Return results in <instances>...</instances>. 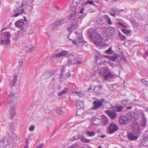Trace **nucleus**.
<instances>
[{"instance_id":"f257e3e1","label":"nucleus","mask_w":148,"mask_h":148,"mask_svg":"<svg viewBox=\"0 0 148 148\" xmlns=\"http://www.w3.org/2000/svg\"><path fill=\"white\" fill-rule=\"evenodd\" d=\"M6 92L8 97L6 100V102L10 104L11 106V108L10 109V118L13 119L15 116L16 113L15 107L16 106L17 99L14 97V94L12 92L11 90H7Z\"/></svg>"},{"instance_id":"f03ea898","label":"nucleus","mask_w":148,"mask_h":148,"mask_svg":"<svg viewBox=\"0 0 148 148\" xmlns=\"http://www.w3.org/2000/svg\"><path fill=\"white\" fill-rule=\"evenodd\" d=\"M10 34L8 32H4L2 36V39L1 40L0 44H5L6 46L9 45L10 44Z\"/></svg>"},{"instance_id":"7ed1b4c3","label":"nucleus","mask_w":148,"mask_h":148,"mask_svg":"<svg viewBox=\"0 0 148 148\" xmlns=\"http://www.w3.org/2000/svg\"><path fill=\"white\" fill-rule=\"evenodd\" d=\"M119 127L115 123L112 122L109 125L107 130V132L109 134H112L118 130Z\"/></svg>"},{"instance_id":"20e7f679","label":"nucleus","mask_w":148,"mask_h":148,"mask_svg":"<svg viewBox=\"0 0 148 148\" xmlns=\"http://www.w3.org/2000/svg\"><path fill=\"white\" fill-rule=\"evenodd\" d=\"M104 101V99H102L101 100L96 99L93 103V106L92 109L93 110H96L101 107L103 105V103Z\"/></svg>"},{"instance_id":"39448f33","label":"nucleus","mask_w":148,"mask_h":148,"mask_svg":"<svg viewBox=\"0 0 148 148\" xmlns=\"http://www.w3.org/2000/svg\"><path fill=\"white\" fill-rule=\"evenodd\" d=\"M33 1H32L30 3H26L25 1H23L21 4V7L22 8H25V9L27 11H30L33 9Z\"/></svg>"},{"instance_id":"423d86ee","label":"nucleus","mask_w":148,"mask_h":148,"mask_svg":"<svg viewBox=\"0 0 148 148\" xmlns=\"http://www.w3.org/2000/svg\"><path fill=\"white\" fill-rule=\"evenodd\" d=\"M133 130L136 134H140L141 133V129L140 128V125L137 122L134 123L133 126Z\"/></svg>"},{"instance_id":"0eeeda50","label":"nucleus","mask_w":148,"mask_h":148,"mask_svg":"<svg viewBox=\"0 0 148 148\" xmlns=\"http://www.w3.org/2000/svg\"><path fill=\"white\" fill-rule=\"evenodd\" d=\"M26 23H25L23 20L21 21H17L15 23V26L19 28L21 30H23L25 27Z\"/></svg>"},{"instance_id":"6e6552de","label":"nucleus","mask_w":148,"mask_h":148,"mask_svg":"<svg viewBox=\"0 0 148 148\" xmlns=\"http://www.w3.org/2000/svg\"><path fill=\"white\" fill-rule=\"evenodd\" d=\"M75 12L73 13L70 14L68 18V19L74 20L76 19L77 21V23H81L82 18L81 16L78 17V18H75Z\"/></svg>"},{"instance_id":"1a4fd4ad","label":"nucleus","mask_w":148,"mask_h":148,"mask_svg":"<svg viewBox=\"0 0 148 148\" xmlns=\"http://www.w3.org/2000/svg\"><path fill=\"white\" fill-rule=\"evenodd\" d=\"M71 56L74 58L73 60V64L79 65L82 64L83 62V58L80 56H77L74 57L73 55H71Z\"/></svg>"},{"instance_id":"9d476101","label":"nucleus","mask_w":148,"mask_h":148,"mask_svg":"<svg viewBox=\"0 0 148 148\" xmlns=\"http://www.w3.org/2000/svg\"><path fill=\"white\" fill-rule=\"evenodd\" d=\"M10 142L8 138L4 137L0 141V147H6L9 144Z\"/></svg>"},{"instance_id":"9b49d317","label":"nucleus","mask_w":148,"mask_h":148,"mask_svg":"<svg viewBox=\"0 0 148 148\" xmlns=\"http://www.w3.org/2000/svg\"><path fill=\"white\" fill-rule=\"evenodd\" d=\"M105 80L108 81H113L115 79V76L110 72H109L107 75L104 77Z\"/></svg>"},{"instance_id":"f8f14e48","label":"nucleus","mask_w":148,"mask_h":148,"mask_svg":"<svg viewBox=\"0 0 148 148\" xmlns=\"http://www.w3.org/2000/svg\"><path fill=\"white\" fill-rule=\"evenodd\" d=\"M128 117L129 120L133 121L137 120L139 117V114L138 113L131 112L128 115Z\"/></svg>"},{"instance_id":"ddd939ff","label":"nucleus","mask_w":148,"mask_h":148,"mask_svg":"<svg viewBox=\"0 0 148 148\" xmlns=\"http://www.w3.org/2000/svg\"><path fill=\"white\" fill-rule=\"evenodd\" d=\"M64 23L63 21L62 20H58L54 22L53 23V29H57Z\"/></svg>"},{"instance_id":"4468645a","label":"nucleus","mask_w":148,"mask_h":148,"mask_svg":"<svg viewBox=\"0 0 148 148\" xmlns=\"http://www.w3.org/2000/svg\"><path fill=\"white\" fill-rule=\"evenodd\" d=\"M128 118L125 116H121L119 119V122L120 124L122 125L126 124L127 122H128Z\"/></svg>"},{"instance_id":"2eb2a0df","label":"nucleus","mask_w":148,"mask_h":148,"mask_svg":"<svg viewBox=\"0 0 148 148\" xmlns=\"http://www.w3.org/2000/svg\"><path fill=\"white\" fill-rule=\"evenodd\" d=\"M109 13L112 16L115 17L116 15L119 14L120 11L118 10L115 8H113L110 11Z\"/></svg>"},{"instance_id":"dca6fc26","label":"nucleus","mask_w":148,"mask_h":148,"mask_svg":"<svg viewBox=\"0 0 148 148\" xmlns=\"http://www.w3.org/2000/svg\"><path fill=\"white\" fill-rule=\"evenodd\" d=\"M110 72L108 70V68L106 67H103L101 68L99 72L100 74L103 75L104 77L107 75Z\"/></svg>"},{"instance_id":"f3484780","label":"nucleus","mask_w":148,"mask_h":148,"mask_svg":"<svg viewBox=\"0 0 148 148\" xmlns=\"http://www.w3.org/2000/svg\"><path fill=\"white\" fill-rule=\"evenodd\" d=\"M106 112L109 116L112 119H114L116 116V112H113L109 110H106Z\"/></svg>"},{"instance_id":"a211bd4d","label":"nucleus","mask_w":148,"mask_h":148,"mask_svg":"<svg viewBox=\"0 0 148 148\" xmlns=\"http://www.w3.org/2000/svg\"><path fill=\"white\" fill-rule=\"evenodd\" d=\"M127 136L129 139L130 140H134L137 139L138 136H135L132 132L128 133Z\"/></svg>"},{"instance_id":"6ab92c4d","label":"nucleus","mask_w":148,"mask_h":148,"mask_svg":"<svg viewBox=\"0 0 148 148\" xmlns=\"http://www.w3.org/2000/svg\"><path fill=\"white\" fill-rule=\"evenodd\" d=\"M76 105L78 109H82L84 107V104L83 102L79 100H77L76 101Z\"/></svg>"},{"instance_id":"aec40b11","label":"nucleus","mask_w":148,"mask_h":148,"mask_svg":"<svg viewBox=\"0 0 148 148\" xmlns=\"http://www.w3.org/2000/svg\"><path fill=\"white\" fill-rule=\"evenodd\" d=\"M114 108L116 112H120L121 111L123 108V106L119 104H116L114 106Z\"/></svg>"},{"instance_id":"412c9836","label":"nucleus","mask_w":148,"mask_h":148,"mask_svg":"<svg viewBox=\"0 0 148 148\" xmlns=\"http://www.w3.org/2000/svg\"><path fill=\"white\" fill-rule=\"evenodd\" d=\"M94 42L95 45L97 47H99L102 45V39L101 38H97L95 40Z\"/></svg>"},{"instance_id":"4be33fe9","label":"nucleus","mask_w":148,"mask_h":148,"mask_svg":"<svg viewBox=\"0 0 148 148\" xmlns=\"http://www.w3.org/2000/svg\"><path fill=\"white\" fill-rule=\"evenodd\" d=\"M68 54V52L65 50H62L58 53H56L55 56L56 57H62L66 56Z\"/></svg>"},{"instance_id":"5701e85b","label":"nucleus","mask_w":148,"mask_h":148,"mask_svg":"<svg viewBox=\"0 0 148 148\" xmlns=\"http://www.w3.org/2000/svg\"><path fill=\"white\" fill-rule=\"evenodd\" d=\"M18 76L16 75H14L13 78L10 83V85L13 86H15L16 83L17 82Z\"/></svg>"},{"instance_id":"b1692460","label":"nucleus","mask_w":148,"mask_h":148,"mask_svg":"<svg viewBox=\"0 0 148 148\" xmlns=\"http://www.w3.org/2000/svg\"><path fill=\"white\" fill-rule=\"evenodd\" d=\"M142 119L141 121L140 124L142 126L144 127L146 125L147 119L145 117V116L144 114L143 113L142 114Z\"/></svg>"},{"instance_id":"393cba45","label":"nucleus","mask_w":148,"mask_h":148,"mask_svg":"<svg viewBox=\"0 0 148 148\" xmlns=\"http://www.w3.org/2000/svg\"><path fill=\"white\" fill-rule=\"evenodd\" d=\"M33 49V48L32 45H30L28 46H27L25 50L26 52L31 53L32 52Z\"/></svg>"},{"instance_id":"a878e982","label":"nucleus","mask_w":148,"mask_h":148,"mask_svg":"<svg viewBox=\"0 0 148 148\" xmlns=\"http://www.w3.org/2000/svg\"><path fill=\"white\" fill-rule=\"evenodd\" d=\"M104 57L105 58H108L110 60L113 62L115 61L117 58L116 56V55L113 56H104Z\"/></svg>"},{"instance_id":"bb28decb","label":"nucleus","mask_w":148,"mask_h":148,"mask_svg":"<svg viewBox=\"0 0 148 148\" xmlns=\"http://www.w3.org/2000/svg\"><path fill=\"white\" fill-rule=\"evenodd\" d=\"M103 123L104 125H106L109 122L108 119V117L105 116H102Z\"/></svg>"},{"instance_id":"cd10ccee","label":"nucleus","mask_w":148,"mask_h":148,"mask_svg":"<svg viewBox=\"0 0 148 148\" xmlns=\"http://www.w3.org/2000/svg\"><path fill=\"white\" fill-rule=\"evenodd\" d=\"M75 33H76V34H78V36H79V38L77 40H72V43L73 44L75 45L78 42H81V41H80L79 40L82 37V36L80 34H78L77 32H75Z\"/></svg>"},{"instance_id":"c85d7f7f","label":"nucleus","mask_w":148,"mask_h":148,"mask_svg":"<svg viewBox=\"0 0 148 148\" xmlns=\"http://www.w3.org/2000/svg\"><path fill=\"white\" fill-rule=\"evenodd\" d=\"M55 72V71L54 70H52L51 71L47 72L45 74L46 77L47 78L50 77L51 76L53 75Z\"/></svg>"},{"instance_id":"c756f323","label":"nucleus","mask_w":148,"mask_h":148,"mask_svg":"<svg viewBox=\"0 0 148 148\" xmlns=\"http://www.w3.org/2000/svg\"><path fill=\"white\" fill-rule=\"evenodd\" d=\"M104 17L108 24H112V23L111 21L110 18L108 15H106L104 16Z\"/></svg>"},{"instance_id":"7c9ffc66","label":"nucleus","mask_w":148,"mask_h":148,"mask_svg":"<svg viewBox=\"0 0 148 148\" xmlns=\"http://www.w3.org/2000/svg\"><path fill=\"white\" fill-rule=\"evenodd\" d=\"M80 140L82 142L84 143H88L90 142V140L86 138L83 136H81Z\"/></svg>"},{"instance_id":"2f4dec72","label":"nucleus","mask_w":148,"mask_h":148,"mask_svg":"<svg viewBox=\"0 0 148 148\" xmlns=\"http://www.w3.org/2000/svg\"><path fill=\"white\" fill-rule=\"evenodd\" d=\"M102 88L101 86H96L94 88V91L97 93H100L101 91Z\"/></svg>"},{"instance_id":"473e14b6","label":"nucleus","mask_w":148,"mask_h":148,"mask_svg":"<svg viewBox=\"0 0 148 148\" xmlns=\"http://www.w3.org/2000/svg\"><path fill=\"white\" fill-rule=\"evenodd\" d=\"M129 103L128 100H123L121 101V106H123V108L125 107Z\"/></svg>"},{"instance_id":"72a5a7b5","label":"nucleus","mask_w":148,"mask_h":148,"mask_svg":"<svg viewBox=\"0 0 148 148\" xmlns=\"http://www.w3.org/2000/svg\"><path fill=\"white\" fill-rule=\"evenodd\" d=\"M86 134L89 136L91 137L95 136V133L93 132L87 131L86 132Z\"/></svg>"},{"instance_id":"f704fd0d","label":"nucleus","mask_w":148,"mask_h":148,"mask_svg":"<svg viewBox=\"0 0 148 148\" xmlns=\"http://www.w3.org/2000/svg\"><path fill=\"white\" fill-rule=\"evenodd\" d=\"M105 53L107 54H111L113 53V51L112 50V47L110 46L109 49L105 51Z\"/></svg>"},{"instance_id":"c9c22d12","label":"nucleus","mask_w":148,"mask_h":148,"mask_svg":"<svg viewBox=\"0 0 148 148\" xmlns=\"http://www.w3.org/2000/svg\"><path fill=\"white\" fill-rule=\"evenodd\" d=\"M64 72V71L62 70L61 71V74H60V77H59V79L61 82H62L64 80V79L62 77V74Z\"/></svg>"},{"instance_id":"e433bc0d","label":"nucleus","mask_w":148,"mask_h":148,"mask_svg":"<svg viewBox=\"0 0 148 148\" xmlns=\"http://www.w3.org/2000/svg\"><path fill=\"white\" fill-rule=\"evenodd\" d=\"M141 83L147 86H148V81H147L145 79H140Z\"/></svg>"},{"instance_id":"4c0bfd02","label":"nucleus","mask_w":148,"mask_h":148,"mask_svg":"<svg viewBox=\"0 0 148 148\" xmlns=\"http://www.w3.org/2000/svg\"><path fill=\"white\" fill-rule=\"evenodd\" d=\"M121 30L123 33L127 35H130V32L131 31L130 30H127L125 29H122Z\"/></svg>"},{"instance_id":"58836bf2","label":"nucleus","mask_w":148,"mask_h":148,"mask_svg":"<svg viewBox=\"0 0 148 148\" xmlns=\"http://www.w3.org/2000/svg\"><path fill=\"white\" fill-rule=\"evenodd\" d=\"M136 17L140 20H143L144 18L141 17V16L138 13L136 12L135 14Z\"/></svg>"},{"instance_id":"ea45409f","label":"nucleus","mask_w":148,"mask_h":148,"mask_svg":"<svg viewBox=\"0 0 148 148\" xmlns=\"http://www.w3.org/2000/svg\"><path fill=\"white\" fill-rule=\"evenodd\" d=\"M119 36L121 40L124 41L126 40V37L123 34L120 33H119Z\"/></svg>"},{"instance_id":"a19ab883","label":"nucleus","mask_w":148,"mask_h":148,"mask_svg":"<svg viewBox=\"0 0 148 148\" xmlns=\"http://www.w3.org/2000/svg\"><path fill=\"white\" fill-rule=\"evenodd\" d=\"M74 93L75 95H77L80 97H82L83 95V94L80 92H75Z\"/></svg>"},{"instance_id":"79ce46f5","label":"nucleus","mask_w":148,"mask_h":148,"mask_svg":"<svg viewBox=\"0 0 148 148\" xmlns=\"http://www.w3.org/2000/svg\"><path fill=\"white\" fill-rule=\"evenodd\" d=\"M44 112L46 114H49L51 112V110L49 108H47L44 109Z\"/></svg>"},{"instance_id":"37998d69","label":"nucleus","mask_w":148,"mask_h":148,"mask_svg":"<svg viewBox=\"0 0 148 148\" xmlns=\"http://www.w3.org/2000/svg\"><path fill=\"white\" fill-rule=\"evenodd\" d=\"M56 112L59 114H61L63 113L62 110L60 109H58L56 110Z\"/></svg>"},{"instance_id":"c03bdc74","label":"nucleus","mask_w":148,"mask_h":148,"mask_svg":"<svg viewBox=\"0 0 148 148\" xmlns=\"http://www.w3.org/2000/svg\"><path fill=\"white\" fill-rule=\"evenodd\" d=\"M35 128V126L34 125H32L29 127V130L30 131H32L34 130Z\"/></svg>"},{"instance_id":"a18cd8bd","label":"nucleus","mask_w":148,"mask_h":148,"mask_svg":"<svg viewBox=\"0 0 148 148\" xmlns=\"http://www.w3.org/2000/svg\"><path fill=\"white\" fill-rule=\"evenodd\" d=\"M67 30L70 33H71L73 31L74 29H73V28L71 26V27H69L67 29Z\"/></svg>"},{"instance_id":"49530a36","label":"nucleus","mask_w":148,"mask_h":148,"mask_svg":"<svg viewBox=\"0 0 148 148\" xmlns=\"http://www.w3.org/2000/svg\"><path fill=\"white\" fill-rule=\"evenodd\" d=\"M77 145L76 144H74L71 145L68 148H77Z\"/></svg>"},{"instance_id":"de8ad7c7","label":"nucleus","mask_w":148,"mask_h":148,"mask_svg":"<svg viewBox=\"0 0 148 148\" xmlns=\"http://www.w3.org/2000/svg\"><path fill=\"white\" fill-rule=\"evenodd\" d=\"M67 62H68V63L69 64V65H71V64H73V60H71L70 59H69L68 60Z\"/></svg>"},{"instance_id":"09e8293b","label":"nucleus","mask_w":148,"mask_h":148,"mask_svg":"<svg viewBox=\"0 0 148 148\" xmlns=\"http://www.w3.org/2000/svg\"><path fill=\"white\" fill-rule=\"evenodd\" d=\"M72 26L73 28V29H75L77 28L78 27L77 24L76 23L75 24H72Z\"/></svg>"},{"instance_id":"8fccbe9b","label":"nucleus","mask_w":148,"mask_h":148,"mask_svg":"<svg viewBox=\"0 0 148 148\" xmlns=\"http://www.w3.org/2000/svg\"><path fill=\"white\" fill-rule=\"evenodd\" d=\"M63 94H65L68 91V89L67 88H64L62 90Z\"/></svg>"},{"instance_id":"3c124183","label":"nucleus","mask_w":148,"mask_h":148,"mask_svg":"<svg viewBox=\"0 0 148 148\" xmlns=\"http://www.w3.org/2000/svg\"><path fill=\"white\" fill-rule=\"evenodd\" d=\"M79 138H77L75 136H73L72 138H70V140L72 141H74L76 140H78L79 139Z\"/></svg>"},{"instance_id":"603ef678","label":"nucleus","mask_w":148,"mask_h":148,"mask_svg":"<svg viewBox=\"0 0 148 148\" xmlns=\"http://www.w3.org/2000/svg\"><path fill=\"white\" fill-rule=\"evenodd\" d=\"M102 56V55L100 54H99L97 55L96 56V57L97 59H100Z\"/></svg>"},{"instance_id":"864d4df0","label":"nucleus","mask_w":148,"mask_h":148,"mask_svg":"<svg viewBox=\"0 0 148 148\" xmlns=\"http://www.w3.org/2000/svg\"><path fill=\"white\" fill-rule=\"evenodd\" d=\"M63 94V93L62 91H61L58 92L57 93V95L59 97H60Z\"/></svg>"},{"instance_id":"5fc2aeb1","label":"nucleus","mask_w":148,"mask_h":148,"mask_svg":"<svg viewBox=\"0 0 148 148\" xmlns=\"http://www.w3.org/2000/svg\"><path fill=\"white\" fill-rule=\"evenodd\" d=\"M20 13L21 15H22L23 14H25V10L24 9H22Z\"/></svg>"},{"instance_id":"6e6d98bb","label":"nucleus","mask_w":148,"mask_h":148,"mask_svg":"<svg viewBox=\"0 0 148 148\" xmlns=\"http://www.w3.org/2000/svg\"><path fill=\"white\" fill-rule=\"evenodd\" d=\"M66 75L67 78H69L70 77L71 75V74L70 73H67L66 74Z\"/></svg>"},{"instance_id":"4d7b16f0","label":"nucleus","mask_w":148,"mask_h":148,"mask_svg":"<svg viewBox=\"0 0 148 148\" xmlns=\"http://www.w3.org/2000/svg\"><path fill=\"white\" fill-rule=\"evenodd\" d=\"M118 24H119V25L121 27H126L125 25H123V24L122 23H119Z\"/></svg>"},{"instance_id":"13d9d810","label":"nucleus","mask_w":148,"mask_h":148,"mask_svg":"<svg viewBox=\"0 0 148 148\" xmlns=\"http://www.w3.org/2000/svg\"><path fill=\"white\" fill-rule=\"evenodd\" d=\"M84 9L85 8L84 7L82 8L81 9V10L79 11V13H82L84 12Z\"/></svg>"},{"instance_id":"bf43d9fd","label":"nucleus","mask_w":148,"mask_h":148,"mask_svg":"<svg viewBox=\"0 0 148 148\" xmlns=\"http://www.w3.org/2000/svg\"><path fill=\"white\" fill-rule=\"evenodd\" d=\"M106 46V47H108L109 46V45H108L107 44H104L103 45H102L101 47V49H102L103 48H104V47Z\"/></svg>"},{"instance_id":"052dcab7","label":"nucleus","mask_w":148,"mask_h":148,"mask_svg":"<svg viewBox=\"0 0 148 148\" xmlns=\"http://www.w3.org/2000/svg\"><path fill=\"white\" fill-rule=\"evenodd\" d=\"M42 146V144L40 143L38 144V145L37 147L36 148H41Z\"/></svg>"},{"instance_id":"680f3d73","label":"nucleus","mask_w":148,"mask_h":148,"mask_svg":"<svg viewBox=\"0 0 148 148\" xmlns=\"http://www.w3.org/2000/svg\"><path fill=\"white\" fill-rule=\"evenodd\" d=\"M87 1L88 2H87L89 4H93L94 5L95 4L94 3H93V2L92 1Z\"/></svg>"},{"instance_id":"e2e57ef3","label":"nucleus","mask_w":148,"mask_h":148,"mask_svg":"<svg viewBox=\"0 0 148 148\" xmlns=\"http://www.w3.org/2000/svg\"><path fill=\"white\" fill-rule=\"evenodd\" d=\"M20 14V13H16L13 15L14 17H16L18 16Z\"/></svg>"},{"instance_id":"0e129e2a","label":"nucleus","mask_w":148,"mask_h":148,"mask_svg":"<svg viewBox=\"0 0 148 148\" xmlns=\"http://www.w3.org/2000/svg\"><path fill=\"white\" fill-rule=\"evenodd\" d=\"M21 66H19L17 68V69L18 71H20L21 69Z\"/></svg>"},{"instance_id":"69168bd1","label":"nucleus","mask_w":148,"mask_h":148,"mask_svg":"<svg viewBox=\"0 0 148 148\" xmlns=\"http://www.w3.org/2000/svg\"><path fill=\"white\" fill-rule=\"evenodd\" d=\"M19 63L20 66H22V64H23V62L22 61H19Z\"/></svg>"},{"instance_id":"338daca9","label":"nucleus","mask_w":148,"mask_h":148,"mask_svg":"<svg viewBox=\"0 0 148 148\" xmlns=\"http://www.w3.org/2000/svg\"><path fill=\"white\" fill-rule=\"evenodd\" d=\"M16 44L17 46H19L20 45V42L18 40H16Z\"/></svg>"},{"instance_id":"774afa93","label":"nucleus","mask_w":148,"mask_h":148,"mask_svg":"<svg viewBox=\"0 0 148 148\" xmlns=\"http://www.w3.org/2000/svg\"><path fill=\"white\" fill-rule=\"evenodd\" d=\"M132 106H130L127 107L126 108V110H128V109H132Z\"/></svg>"}]
</instances>
